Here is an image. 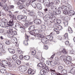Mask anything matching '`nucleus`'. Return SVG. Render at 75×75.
Returning <instances> with one entry per match:
<instances>
[{
	"instance_id": "obj_49",
	"label": "nucleus",
	"mask_w": 75,
	"mask_h": 75,
	"mask_svg": "<svg viewBox=\"0 0 75 75\" xmlns=\"http://www.w3.org/2000/svg\"><path fill=\"white\" fill-rule=\"evenodd\" d=\"M40 63V65L42 66L40 67H42V66H44L43 65H44L45 66V64H44V62H43V61L41 62Z\"/></svg>"
},
{
	"instance_id": "obj_36",
	"label": "nucleus",
	"mask_w": 75,
	"mask_h": 75,
	"mask_svg": "<svg viewBox=\"0 0 75 75\" xmlns=\"http://www.w3.org/2000/svg\"><path fill=\"white\" fill-rule=\"evenodd\" d=\"M64 58H66V56H65V55H63L60 57V58L61 60H63Z\"/></svg>"
},
{
	"instance_id": "obj_26",
	"label": "nucleus",
	"mask_w": 75,
	"mask_h": 75,
	"mask_svg": "<svg viewBox=\"0 0 75 75\" xmlns=\"http://www.w3.org/2000/svg\"><path fill=\"white\" fill-rule=\"evenodd\" d=\"M24 58L26 60H29L30 58V57L29 56L26 55L24 56Z\"/></svg>"
},
{
	"instance_id": "obj_29",
	"label": "nucleus",
	"mask_w": 75,
	"mask_h": 75,
	"mask_svg": "<svg viewBox=\"0 0 75 75\" xmlns=\"http://www.w3.org/2000/svg\"><path fill=\"white\" fill-rule=\"evenodd\" d=\"M66 73H67V70L64 69V70H63L62 71V75L66 74Z\"/></svg>"
},
{
	"instance_id": "obj_62",
	"label": "nucleus",
	"mask_w": 75,
	"mask_h": 75,
	"mask_svg": "<svg viewBox=\"0 0 75 75\" xmlns=\"http://www.w3.org/2000/svg\"><path fill=\"white\" fill-rule=\"evenodd\" d=\"M44 48H45V50H48V46L47 45H45L44 46Z\"/></svg>"
},
{
	"instance_id": "obj_35",
	"label": "nucleus",
	"mask_w": 75,
	"mask_h": 75,
	"mask_svg": "<svg viewBox=\"0 0 75 75\" xmlns=\"http://www.w3.org/2000/svg\"><path fill=\"white\" fill-rule=\"evenodd\" d=\"M5 44L6 45H10V41L9 40H7L5 42Z\"/></svg>"
},
{
	"instance_id": "obj_52",
	"label": "nucleus",
	"mask_w": 75,
	"mask_h": 75,
	"mask_svg": "<svg viewBox=\"0 0 75 75\" xmlns=\"http://www.w3.org/2000/svg\"><path fill=\"white\" fill-rule=\"evenodd\" d=\"M54 1L56 2V4H59L60 3V1H59V0H55Z\"/></svg>"
},
{
	"instance_id": "obj_6",
	"label": "nucleus",
	"mask_w": 75,
	"mask_h": 75,
	"mask_svg": "<svg viewBox=\"0 0 75 75\" xmlns=\"http://www.w3.org/2000/svg\"><path fill=\"white\" fill-rule=\"evenodd\" d=\"M34 23L38 24V25H40L41 24V20L38 19H36L34 21Z\"/></svg>"
},
{
	"instance_id": "obj_61",
	"label": "nucleus",
	"mask_w": 75,
	"mask_h": 75,
	"mask_svg": "<svg viewBox=\"0 0 75 75\" xmlns=\"http://www.w3.org/2000/svg\"><path fill=\"white\" fill-rule=\"evenodd\" d=\"M6 59H7L8 61V62H10V61H11V58H7Z\"/></svg>"
},
{
	"instance_id": "obj_18",
	"label": "nucleus",
	"mask_w": 75,
	"mask_h": 75,
	"mask_svg": "<svg viewBox=\"0 0 75 75\" xmlns=\"http://www.w3.org/2000/svg\"><path fill=\"white\" fill-rule=\"evenodd\" d=\"M41 29H40L39 31H42V29L43 31H45V25H42L41 26Z\"/></svg>"
},
{
	"instance_id": "obj_14",
	"label": "nucleus",
	"mask_w": 75,
	"mask_h": 75,
	"mask_svg": "<svg viewBox=\"0 0 75 75\" xmlns=\"http://www.w3.org/2000/svg\"><path fill=\"white\" fill-rule=\"evenodd\" d=\"M75 11H74L73 10H71L70 11V12L69 13V14L70 16H74V15L75 14Z\"/></svg>"
},
{
	"instance_id": "obj_34",
	"label": "nucleus",
	"mask_w": 75,
	"mask_h": 75,
	"mask_svg": "<svg viewBox=\"0 0 75 75\" xmlns=\"http://www.w3.org/2000/svg\"><path fill=\"white\" fill-rule=\"evenodd\" d=\"M2 63L4 65H6L7 64H8V62L7 61L4 60H3L2 61Z\"/></svg>"
},
{
	"instance_id": "obj_37",
	"label": "nucleus",
	"mask_w": 75,
	"mask_h": 75,
	"mask_svg": "<svg viewBox=\"0 0 75 75\" xmlns=\"http://www.w3.org/2000/svg\"><path fill=\"white\" fill-rule=\"evenodd\" d=\"M56 23L57 24H59L61 23V21L59 19H57L56 20Z\"/></svg>"
},
{
	"instance_id": "obj_4",
	"label": "nucleus",
	"mask_w": 75,
	"mask_h": 75,
	"mask_svg": "<svg viewBox=\"0 0 75 75\" xmlns=\"http://www.w3.org/2000/svg\"><path fill=\"white\" fill-rule=\"evenodd\" d=\"M9 33L11 35V37H13L14 35H15L17 34V32L15 30H13L12 29H9Z\"/></svg>"
},
{
	"instance_id": "obj_13",
	"label": "nucleus",
	"mask_w": 75,
	"mask_h": 75,
	"mask_svg": "<svg viewBox=\"0 0 75 75\" xmlns=\"http://www.w3.org/2000/svg\"><path fill=\"white\" fill-rule=\"evenodd\" d=\"M8 50L9 51V52L12 54H14V52H15L14 50L12 49H11L10 48H8Z\"/></svg>"
},
{
	"instance_id": "obj_10",
	"label": "nucleus",
	"mask_w": 75,
	"mask_h": 75,
	"mask_svg": "<svg viewBox=\"0 0 75 75\" xmlns=\"http://www.w3.org/2000/svg\"><path fill=\"white\" fill-rule=\"evenodd\" d=\"M19 71L20 72H25L26 71L25 67L24 66H21L19 68Z\"/></svg>"
},
{
	"instance_id": "obj_50",
	"label": "nucleus",
	"mask_w": 75,
	"mask_h": 75,
	"mask_svg": "<svg viewBox=\"0 0 75 75\" xmlns=\"http://www.w3.org/2000/svg\"><path fill=\"white\" fill-rule=\"evenodd\" d=\"M67 7L69 9H72V7L71 5L69 4H68V5L67 6Z\"/></svg>"
},
{
	"instance_id": "obj_27",
	"label": "nucleus",
	"mask_w": 75,
	"mask_h": 75,
	"mask_svg": "<svg viewBox=\"0 0 75 75\" xmlns=\"http://www.w3.org/2000/svg\"><path fill=\"white\" fill-rule=\"evenodd\" d=\"M62 52L64 54H68V51L65 49H63L62 50Z\"/></svg>"
},
{
	"instance_id": "obj_45",
	"label": "nucleus",
	"mask_w": 75,
	"mask_h": 75,
	"mask_svg": "<svg viewBox=\"0 0 75 75\" xmlns=\"http://www.w3.org/2000/svg\"><path fill=\"white\" fill-rule=\"evenodd\" d=\"M30 25H29V23L28 22H26L24 24L25 27H28Z\"/></svg>"
},
{
	"instance_id": "obj_15",
	"label": "nucleus",
	"mask_w": 75,
	"mask_h": 75,
	"mask_svg": "<svg viewBox=\"0 0 75 75\" xmlns=\"http://www.w3.org/2000/svg\"><path fill=\"white\" fill-rule=\"evenodd\" d=\"M14 21L13 20V19H11L9 21V22H8V25H13V24L14 23H13Z\"/></svg>"
},
{
	"instance_id": "obj_25",
	"label": "nucleus",
	"mask_w": 75,
	"mask_h": 75,
	"mask_svg": "<svg viewBox=\"0 0 75 75\" xmlns=\"http://www.w3.org/2000/svg\"><path fill=\"white\" fill-rule=\"evenodd\" d=\"M51 8L53 10H57V8L53 5L51 6Z\"/></svg>"
},
{
	"instance_id": "obj_17",
	"label": "nucleus",
	"mask_w": 75,
	"mask_h": 75,
	"mask_svg": "<svg viewBox=\"0 0 75 75\" xmlns=\"http://www.w3.org/2000/svg\"><path fill=\"white\" fill-rule=\"evenodd\" d=\"M37 7L38 9L39 10H41L42 9V5L40 4H38L37 5Z\"/></svg>"
},
{
	"instance_id": "obj_21",
	"label": "nucleus",
	"mask_w": 75,
	"mask_h": 75,
	"mask_svg": "<svg viewBox=\"0 0 75 75\" xmlns=\"http://www.w3.org/2000/svg\"><path fill=\"white\" fill-rule=\"evenodd\" d=\"M36 36L39 38V37H40V38H42L44 37V36L42 34H39L38 33H37L36 35Z\"/></svg>"
},
{
	"instance_id": "obj_53",
	"label": "nucleus",
	"mask_w": 75,
	"mask_h": 75,
	"mask_svg": "<svg viewBox=\"0 0 75 75\" xmlns=\"http://www.w3.org/2000/svg\"><path fill=\"white\" fill-rule=\"evenodd\" d=\"M47 64L48 65H51V61H49L47 62Z\"/></svg>"
},
{
	"instance_id": "obj_41",
	"label": "nucleus",
	"mask_w": 75,
	"mask_h": 75,
	"mask_svg": "<svg viewBox=\"0 0 75 75\" xmlns=\"http://www.w3.org/2000/svg\"><path fill=\"white\" fill-rule=\"evenodd\" d=\"M51 65L53 66L55 65V63L54 61H51Z\"/></svg>"
},
{
	"instance_id": "obj_43",
	"label": "nucleus",
	"mask_w": 75,
	"mask_h": 75,
	"mask_svg": "<svg viewBox=\"0 0 75 75\" xmlns=\"http://www.w3.org/2000/svg\"><path fill=\"white\" fill-rule=\"evenodd\" d=\"M27 41H28V40H25L23 42V44L25 45H28Z\"/></svg>"
},
{
	"instance_id": "obj_56",
	"label": "nucleus",
	"mask_w": 75,
	"mask_h": 75,
	"mask_svg": "<svg viewBox=\"0 0 75 75\" xmlns=\"http://www.w3.org/2000/svg\"><path fill=\"white\" fill-rule=\"evenodd\" d=\"M65 43L66 45H70L69 41H66V42H65Z\"/></svg>"
},
{
	"instance_id": "obj_2",
	"label": "nucleus",
	"mask_w": 75,
	"mask_h": 75,
	"mask_svg": "<svg viewBox=\"0 0 75 75\" xmlns=\"http://www.w3.org/2000/svg\"><path fill=\"white\" fill-rule=\"evenodd\" d=\"M39 2H41L42 3H43L44 6H46L47 7H50L52 5L54 4V2H52L50 3L49 0H38Z\"/></svg>"
},
{
	"instance_id": "obj_8",
	"label": "nucleus",
	"mask_w": 75,
	"mask_h": 75,
	"mask_svg": "<svg viewBox=\"0 0 75 75\" xmlns=\"http://www.w3.org/2000/svg\"><path fill=\"white\" fill-rule=\"evenodd\" d=\"M35 25H32L30 26L28 28V30L29 31H34V32H35Z\"/></svg>"
},
{
	"instance_id": "obj_64",
	"label": "nucleus",
	"mask_w": 75,
	"mask_h": 75,
	"mask_svg": "<svg viewBox=\"0 0 75 75\" xmlns=\"http://www.w3.org/2000/svg\"><path fill=\"white\" fill-rule=\"evenodd\" d=\"M58 39L59 40H62V37L60 35H59L58 37Z\"/></svg>"
},
{
	"instance_id": "obj_30",
	"label": "nucleus",
	"mask_w": 75,
	"mask_h": 75,
	"mask_svg": "<svg viewBox=\"0 0 75 75\" xmlns=\"http://www.w3.org/2000/svg\"><path fill=\"white\" fill-rule=\"evenodd\" d=\"M19 9L21 10V9H23V8H25V6L23 5H21L19 6Z\"/></svg>"
},
{
	"instance_id": "obj_51",
	"label": "nucleus",
	"mask_w": 75,
	"mask_h": 75,
	"mask_svg": "<svg viewBox=\"0 0 75 75\" xmlns=\"http://www.w3.org/2000/svg\"><path fill=\"white\" fill-rule=\"evenodd\" d=\"M65 63H66L67 65H70V64H71V61H68L67 60V61Z\"/></svg>"
},
{
	"instance_id": "obj_38",
	"label": "nucleus",
	"mask_w": 75,
	"mask_h": 75,
	"mask_svg": "<svg viewBox=\"0 0 75 75\" xmlns=\"http://www.w3.org/2000/svg\"><path fill=\"white\" fill-rule=\"evenodd\" d=\"M31 5L35 8H36V7H37V5L35 3H34L33 4L31 3Z\"/></svg>"
},
{
	"instance_id": "obj_54",
	"label": "nucleus",
	"mask_w": 75,
	"mask_h": 75,
	"mask_svg": "<svg viewBox=\"0 0 75 75\" xmlns=\"http://www.w3.org/2000/svg\"><path fill=\"white\" fill-rule=\"evenodd\" d=\"M0 49H3V44L2 43H0Z\"/></svg>"
},
{
	"instance_id": "obj_19",
	"label": "nucleus",
	"mask_w": 75,
	"mask_h": 75,
	"mask_svg": "<svg viewBox=\"0 0 75 75\" xmlns=\"http://www.w3.org/2000/svg\"><path fill=\"white\" fill-rule=\"evenodd\" d=\"M64 37L65 40H68V33H65L64 35Z\"/></svg>"
},
{
	"instance_id": "obj_48",
	"label": "nucleus",
	"mask_w": 75,
	"mask_h": 75,
	"mask_svg": "<svg viewBox=\"0 0 75 75\" xmlns=\"http://www.w3.org/2000/svg\"><path fill=\"white\" fill-rule=\"evenodd\" d=\"M1 20H2V21L3 22L2 23L7 22V19H5L4 18L2 19Z\"/></svg>"
},
{
	"instance_id": "obj_59",
	"label": "nucleus",
	"mask_w": 75,
	"mask_h": 75,
	"mask_svg": "<svg viewBox=\"0 0 75 75\" xmlns=\"http://www.w3.org/2000/svg\"><path fill=\"white\" fill-rule=\"evenodd\" d=\"M61 12L59 11L58 10H57V11H56L57 14H61Z\"/></svg>"
},
{
	"instance_id": "obj_46",
	"label": "nucleus",
	"mask_w": 75,
	"mask_h": 75,
	"mask_svg": "<svg viewBox=\"0 0 75 75\" xmlns=\"http://www.w3.org/2000/svg\"><path fill=\"white\" fill-rule=\"evenodd\" d=\"M38 14L39 15L40 17H42L43 16V13L40 12H38Z\"/></svg>"
},
{
	"instance_id": "obj_22",
	"label": "nucleus",
	"mask_w": 75,
	"mask_h": 75,
	"mask_svg": "<svg viewBox=\"0 0 75 75\" xmlns=\"http://www.w3.org/2000/svg\"><path fill=\"white\" fill-rule=\"evenodd\" d=\"M15 27L17 28H23V27H21L20 24L17 23L16 24Z\"/></svg>"
},
{
	"instance_id": "obj_32",
	"label": "nucleus",
	"mask_w": 75,
	"mask_h": 75,
	"mask_svg": "<svg viewBox=\"0 0 75 75\" xmlns=\"http://www.w3.org/2000/svg\"><path fill=\"white\" fill-rule=\"evenodd\" d=\"M64 69V67L62 66H59L58 67V69L59 71H62Z\"/></svg>"
},
{
	"instance_id": "obj_39",
	"label": "nucleus",
	"mask_w": 75,
	"mask_h": 75,
	"mask_svg": "<svg viewBox=\"0 0 75 75\" xmlns=\"http://www.w3.org/2000/svg\"><path fill=\"white\" fill-rule=\"evenodd\" d=\"M13 59V60H16V59H17V55H13L12 57Z\"/></svg>"
},
{
	"instance_id": "obj_57",
	"label": "nucleus",
	"mask_w": 75,
	"mask_h": 75,
	"mask_svg": "<svg viewBox=\"0 0 75 75\" xmlns=\"http://www.w3.org/2000/svg\"><path fill=\"white\" fill-rule=\"evenodd\" d=\"M49 74H51L52 75H57L56 73H54L52 72H51Z\"/></svg>"
},
{
	"instance_id": "obj_11",
	"label": "nucleus",
	"mask_w": 75,
	"mask_h": 75,
	"mask_svg": "<svg viewBox=\"0 0 75 75\" xmlns=\"http://www.w3.org/2000/svg\"><path fill=\"white\" fill-rule=\"evenodd\" d=\"M7 22H2L0 23V25L1 27H4L5 28L7 27Z\"/></svg>"
},
{
	"instance_id": "obj_3",
	"label": "nucleus",
	"mask_w": 75,
	"mask_h": 75,
	"mask_svg": "<svg viewBox=\"0 0 75 75\" xmlns=\"http://www.w3.org/2000/svg\"><path fill=\"white\" fill-rule=\"evenodd\" d=\"M17 18L19 20H22L23 21H25V20L27 19V16H23L21 15H18L17 17Z\"/></svg>"
},
{
	"instance_id": "obj_5",
	"label": "nucleus",
	"mask_w": 75,
	"mask_h": 75,
	"mask_svg": "<svg viewBox=\"0 0 75 75\" xmlns=\"http://www.w3.org/2000/svg\"><path fill=\"white\" fill-rule=\"evenodd\" d=\"M50 19H51L52 20V18H51V16L50 15H46L43 18V19L45 21H47L48 20H50Z\"/></svg>"
},
{
	"instance_id": "obj_23",
	"label": "nucleus",
	"mask_w": 75,
	"mask_h": 75,
	"mask_svg": "<svg viewBox=\"0 0 75 75\" xmlns=\"http://www.w3.org/2000/svg\"><path fill=\"white\" fill-rule=\"evenodd\" d=\"M71 72L72 74H75V67H73L72 68V69H71Z\"/></svg>"
},
{
	"instance_id": "obj_47",
	"label": "nucleus",
	"mask_w": 75,
	"mask_h": 75,
	"mask_svg": "<svg viewBox=\"0 0 75 75\" xmlns=\"http://www.w3.org/2000/svg\"><path fill=\"white\" fill-rule=\"evenodd\" d=\"M63 14H65L66 15V14H68V11L67 10L63 11Z\"/></svg>"
},
{
	"instance_id": "obj_42",
	"label": "nucleus",
	"mask_w": 75,
	"mask_h": 75,
	"mask_svg": "<svg viewBox=\"0 0 75 75\" xmlns=\"http://www.w3.org/2000/svg\"><path fill=\"white\" fill-rule=\"evenodd\" d=\"M16 62L18 65H20L21 61L20 60H17L16 61Z\"/></svg>"
},
{
	"instance_id": "obj_55",
	"label": "nucleus",
	"mask_w": 75,
	"mask_h": 75,
	"mask_svg": "<svg viewBox=\"0 0 75 75\" xmlns=\"http://www.w3.org/2000/svg\"><path fill=\"white\" fill-rule=\"evenodd\" d=\"M58 10L61 12L62 11V8L61 7H59L58 8Z\"/></svg>"
},
{
	"instance_id": "obj_1",
	"label": "nucleus",
	"mask_w": 75,
	"mask_h": 75,
	"mask_svg": "<svg viewBox=\"0 0 75 75\" xmlns=\"http://www.w3.org/2000/svg\"><path fill=\"white\" fill-rule=\"evenodd\" d=\"M53 33H50L49 35L46 36L45 38L42 39L41 40V42L43 44H47L48 40H52L53 39Z\"/></svg>"
},
{
	"instance_id": "obj_20",
	"label": "nucleus",
	"mask_w": 75,
	"mask_h": 75,
	"mask_svg": "<svg viewBox=\"0 0 75 75\" xmlns=\"http://www.w3.org/2000/svg\"><path fill=\"white\" fill-rule=\"evenodd\" d=\"M29 14L30 17H34L35 16V13L33 11L30 12Z\"/></svg>"
},
{
	"instance_id": "obj_60",
	"label": "nucleus",
	"mask_w": 75,
	"mask_h": 75,
	"mask_svg": "<svg viewBox=\"0 0 75 75\" xmlns=\"http://www.w3.org/2000/svg\"><path fill=\"white\" fill-rule=\"evenodd\" d=\"M1 51L3 53H6V51L4 50V48H3V49H1Z\"/></svg>"
},
{
	"instance_id": "obj_9",
	"label": "nucleus",
	"mask_w": 75,
	"mask_h": 75,
	"mask_svg": "<svg viewBox=\"0 0 75 75\" xmlns=\"http://www.w3.org/2000/svg\"><path fill=\"white\" fill-rule=\"evenodd\" d=\"M12 41L13 42L16 43V47H18V44L17 43V39L15 38H13L12 39Z\"/></svg>"
},
{
	"instance_id": "obj_40",
	"label": "nucleus",
	"mask_w": 75,
	"mask_h": 75,
	"mask_svg": "<svg viewBox=\"0 0 75 75\" xmlns=\"http://www.w3.org/2000/svg\"><path fill=\"white\" fill-rule=\"evenodd\" d=\"M64 24L65 26H67V25H68V21H64Z\"/></svg>"
},
{
	"instance_id": "obj_44",
	"label": "nucleus",
	"mask_w": 75,
	"mask_h": 75,
	"mask_svg": "<svg viewBox=\"0 0 75 75\" xmlns=\"http://www.w3.org/2000/svg\"><path fill=\"white\" fill-rule=\"evenodd\" d=\"M40 74L41 75H43L44 74V70L43 69H42L40 70Z\"/></svg>"
},
{
	"instance_id": "obj_58",
	"label": "nucleus",
	"mask_w": 75,
	"mask_h": 75,
	"mask_svg": "<svg viewBox=\"0 0 75 75\" xmlns=\"http://www.w3.org/2000/svg\"><path fill=\"white\" fill-rule=\"evenodd\" d=\"M19 58L21 60H22L23 58V56L22 55H20L19 56Z\"/></svg>"
},
{
	"instance_id": "obj_63",
	"label": "nucleus",
	"mask_w": 75,
	"mask_h": 75,
	"mask_svg": "<svg viewBox=\"0 0 75 75\" xmlns=\"http://www.w3.org/2000/svg\"><path fill=\"white\" fill-rule=\"evenodd\" d=\"M67 6H63V9L64 10H67Z\"/></svg>"
},
{
	"instance_id": "obj_12",
	"label": "nucleus",
	"mask_w": 75,
	"mask_h": 75,
	"mask_svg": "<svg viewBox=\"0 0 75 75\" xmlns=\"http://www.w3.org/2000/svg\"><path fill=\"white\" fill-rule=\"evenodd\" d=\"M19 2V3L17 1L15 2V3L16 4H17V5H19L20 4H23V3L25 2V0H20Z\"/></svg>"
},
{
	"instance_id": "obj_28",
	"label": "nucleus",
	"mask_w": 75,
	"mask_h": 75,
	"mask_svg": "<svg viewBox=\"0 0 75 75\" xmlns=\"http://www.w3.org/2000/svg\"><path fill=\"white\" fill-rule=\"evenodd\" d=\"M68 31H69V33H72L73 32V30H72V29L70 27H69L68 28Z\"/></svg>"
},
{
	"instance_id": "obj_33",
	"label": "nucleus",
	"mask_w": 75,
	"mask_h": 75,
	"mask_svg": "<svg viewBox=\"0 0 75 75\" xmlns=\"http://www.w3.org/2000/svg\"><path fill=\"white\" fill-rule=\"evenodd\" d=\"M41 67H42V68H43V69H46V70H47V71H48L49 70V69L48 68V67H47L46 66H41Z\"/></svg>"
},
{
	"instance_id": "obj_24",
	"label": "nucleus",
	"mask_w": 75,
	"mask_h": 75,
	"mask_svg": "<svg viewBox=\"0 0 75 75\" xmlns=\"http://www.w3.org/2000/svg\"><path fill=\"white\" fill-rule=\"evenodd\" d=\"M0 71L2 74H4L6 72V70L5 69H3L0 70Z\"/></svg>"
},
{
	"instance_id": "obj_7",
	"label": "nucleus",
	"mask_w": 75,
	"mask_h": 75,
	"mask_svg": "<svg viewBox=\"0 0 75 75\" xmlns=\"http://www.w3.org/2000/svg\"><path fill=\"white\" fill-rule=\"evenodd\" d=\"M9 14H8V16H9L11 18H12V19H14V18H15V19H16V16H15L14 15L11 13V11H9Z\"/></svg>"
},
{
	"instance_id": "obj_16",
	"label": "nucleus",
	"mask_w": 75,
	"mask_h": 75,
	"mask_svg": "<svg viewBox=\"0 0 75 75\" xmlns=\"http://www.w3.org/2000/svg\"><path fill=\"white\" fill-rule=\"evenodd\" d=\"M28 74L29 75H33L34 74L33 71H32V70H31V69H28Z\"/></svg>"
},
{
	"instance_id": "obj_31",
	"label": "nucleus",
	"mask_w": 75,
	"mask_h": 75,
	"mask_svg": "<svg viewBox=\"0 0 75 75\" xmlns=\"http://www.w3.org/2000/svg\"><path fill=\"white\" fill-rule=\"evenodd\" d=\"M66 59L67 61H71V60H72L71 57L69 56L67 57Z\"/></svg>"
}]
</instances>
